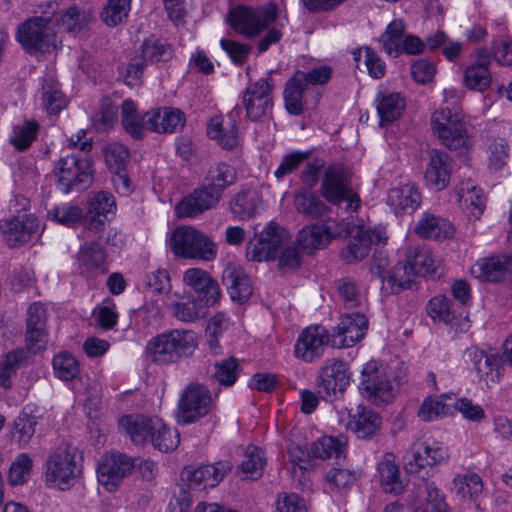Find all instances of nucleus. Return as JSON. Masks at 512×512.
Here are the masks:
<instances>
[{
  "mask_svg": "<svg viewBox=\"0 0 512 512\" xmlns=\"http://www.w3.org/2000/svg\"><path fill=\"white\" fill-rule=\"evenodd\" d=\"M168 245L175 255L183 258L210 261L217 254L215 243L204 233L189 226L176 228Z\"/></svg>",
  "mask_w": 512,
  "mask_h": 512,
  "instance_id": "39448f33",
  "label": "nucleus"
},
{
  "mask_svg": "<svg viewBox=\"0 0 512 512\" xmlns=\"http://www.w3.org/2000/svg\"><path fill=\"white\" fill-rule=\"evenodd\" d=\"M451 300L444 295H437L430 299L427 305L429 316L444 323H450L454 319V313L451 308Z\"/></svg>",
  "mask_w": 512,
  "mask_h": 512,
  "instance_id": "69168bd1",
  "label": "nucleus"
},
{
  "mask_svg": "<svg viewBox=\"0 0 512 512\" xmlns=\"http://www.w3.org/2000/svg\"><path fill=\"white\" fill-rule=\"evenodd\" d=\"M27 359L25 348L18 347L8 352L0 362V386L7 389L11 386V377Z\"/></svg>",
  "mask_w": 512,
  "mask_h": 512,
  "instance_id": "3c124183",
  "label": "nucleus"
},
{
  "mask_svg": "<svg viewBox=\"0 0 512 512\" xmlns=\"http://www.w3.org/2000/svg\"><path fill=\"white\" fill-rule=\"evenodd\" d=\"M287 232L277 223L270 222L248 242L246 257L250 261L262 262L273 259L287 242Z\"/></svg>",
  "mask_w": 512,
  "mask_h": 512,
  "instance_id": "9d476101",
  "label": "nucleus"
},
{
  "mask_svg": "<svg viewBox=\"0 0 512 512\" xmlns=\"http://www.w3.org/2000/svg\"><path fill=\"white\" fill-rule=\"evenodd\" d=\"M421 203L418 189L410 183L392 188L388 192V204L395 214H412Z\"/></svg>",
  "mask_w": 512,
  "mask_h": 512,
  "instance_id": "72a5a7b5",
  "label": "nucleus"
},
{
  "mask_svg": "<svg viewBox=\"0 0 512 512\" xmlns=\"http://www.w3.org/2000/svg\"><path fill=\"white\" fill-rule=\"evenodd\" d=\"M242 103L251 121L257 122L268 117L273 108V85L268 79H259L246 88Z\"/></svg>",
  "mask_w": 512,
  "mask_h": 512,
  "instance_id": "4468645a",
  "label": "nucleus"
},
{
  "mask_svg": "<svg viewBox=\"0 0 512 512\" xmlns=\"http://www.w3.org/2000/svg\"><path fill=\"white\" fill-rule=\"evenodd\" d=\"M220 196L202 184L175 207L178 217H195L216 206Z\"/></svg>",
  "mask_w": 512,
  "mask_h": 512,
  "instance_id": "393cba45",
  "label": "nucleus"
},
{
  "mask_svg": "<svg viewBox=\"0 0 512 512\" xmlns=\"http://www.w3.org/2000/svg\"><path fill=\"white\" fill-rule=\"evenodd\" d=\"M173 315L182 322H193L206 314L205 306L196 300L170 305Z\"/></svg>",
  "mask_w": 512,
  "mask_h": 512,
  "instance_id": "680f3d73",
  "label": "nucleus"
},
{
  "mask_svg": "<svg viewBox=\"0 0 512 512\" xmlns=\"http://www.w3.org/2000/svg\"><path fill=\"white\" fill-rule=\"evenodd\" d=\"M33 460L27 453H20L10 465L8 482L12 486L26 483L30 478Z\"/></svg>",
  "mask_w": 512,
  "mask_h": 512,
  "instance_id": "6e6d98bb",
  "label": "nucleus"
},
{
  "mask_svg": "<svg viewBox=\"0 0 512 512\" xmlns=\"http://www.w3.org/2000/svg\"><path fill=\"white\" fill-rule=\"evenodd\" d=\"M451 161L449 156L439 150H431L424 179L430 187L442 190L449 184L451 177Z\"/></svg>",
  "mask_w": 512,
  "mask_h": 512,
  "instance_id": "7c9ffc66",
  "label": "nucleus"
},
{
  "mask_svg": "<svg viewBox=\"0 0 512 512\" xmlns=\"http://www.w3.org/2000/svg\"><path fill=\"white\" fill-rule=\"evenodd\" d=\"M407 260L415 275L435 279L442 274L441 260L435 258L428 248H415L407 256Z\"/></svg>",
  "mask_w": 512,
  "mask_h": 512,
  "instance_id": "c9c22d12",
  "label": "nucleus"
},
{
  "mask_svg": "<svg viewBox=\"0 0 512 512\" xmlns=\"http://www.w3.org/2000/svg\"><path fill=\"white\" fill-rule=\"evenodd\" d=\"M400 389V380L386 366L376 361L366 363L361 371L359 391L376 406L391 403Z\"/></svg>",
  "mask_w": 512,
  "mask_h": 512,
  "instance_id": "f03ea898",
  "label": "nucleus"
},
{
  "mask_svg": "<svg viewBox=\"0 0 512 512\" xmlns=\"http://www.w3.org/2000/svg\"><path fill=\"white\" fill-rule=\"evenodd\" d=\"M211 393L199 383L187 386L178 404V422L190 424L204 417L210 410Z\"/></svg>",
  "mask_w": 512,
  "mask_h": 512,
  "instance_id": "ddd939ff",
  "label": "nucleus"
},
{
  "mask_svg": "<svg viewBox=\"0 0 512 512\" xmlns=\"http://www.w3.org/2000/svg\"><path fill=\"white\" fill-rule=\"evenodd\" d=\"M490 63L489 52L485 49L479 50L475 63L465 69L464 84L468 89L483 92L490 87L492 82Z\"/></svg>",
  "mask_w": 512,
  "mask_h": 512,
  "instance_id": "473e14b6",
  "label": "nucleus"
},
{
  "mask_svg": "<svg viewBox=\"0 0 512 512\" xmlns=\"http://www.w3.org/2000/svg\"><path fill=\"white\" fill-rule=\"evenodd\" d=\"M341 233L340 225L335 222L312 224L299 231L297 243L303 250L312 252L325 248L333 239L339 237Z\"/></svg>",
  "mask_w": 512,
  "mask_h": 512,
  "instance_id": "412c9836",
  "label": "nucleus"
},
{
  "mask_svg": "<svg viewBox=\"0 0 512 512\" xmlns=\"http://www.w3.org/2000/svg\"><path fill=\"white\" fill-rule=\"evenodd\" d=\"M414 276L416 275L408 260L405 263L399 262L388 274L385 280L386 283L382 285V290L385 293L397 294L404 289L410 288Z\"/></svg>",
  "mask_w": 512,
  "mask_h": 512,
  "instance_id": "49530a36",
  "label": "nucleus"
},
{
  "mask_svg": "<svg viewBox=\"0 0 512 512\" xmlns=\"http://www.w3.org/2000/svg\"><path fill=\"white\" fill-rule=\"evenodd\" d=\"M320 192L332 205L347 202L346 210L350 212H356L361 205L360 196L352 187V173L341 163H333L326 168Z\"/></svg>",
  "mask_w": 512,
  "mask_h": 512,
  "instance_id": "7ed1b4c3",
  "label": "nucleus"
},
{
  "mask_svg": "<svg viewBox=\"0 0 512 512\" xmlns=\"http://www.w3.org/2000/svg\"><path fill=\"white\" fill-rule=\"evenodd\" d=\"M382 419L372 409L358 405L355 411L350 414L347 427L360 439H370L380 430Z\"/></svg>",
  "mask_w": 512,
  "mask_h": 512,
  "instance_id": "2f4dec72",
  "label": "nucleus"
},
{
  "mask_svg": "<svg viewBox=\"0 0 512 512\" xmlns=\"http://www.w3.org/2000/svg\"><path fill=\"white\" fill-rule=\"evenodd\" d=\"M431 125L434 133L443 145L451 150H457L465 146L467 133L464 123L457 113H452L449 108H441L431 116Z\"/></svg>",
  "mask_w": 512,
  "mask_h": 512,
  "instance_id": "f8f14e48",
  "label": "nucleus"
},
{
  "mask_svg": "<svg viewBox=\"0 0 512 512\" xmlns=\"http://www.w3.org/2000/svg\"><path fill=\"white\" fill-rule=\"evenodd\" d=\"M465 356L472 363L479 379L485 381L487 385L499 380L500 358L496 353L470 347L465 351Z\"/></svg>",
  "mask_w": 512,
  "mask_h": 512,
  "instance_id": "cd10ccee",
  "label": "nucleus"
},
{
  "mask_svg": "<svg viewBox=\"0 0 512 512\" xmlns=\"http://www.w3.org/2000/svg\"><path fill=\"white\" fill-rule=\"evenodd\" d=\"M448 458L445 448L427 441L415 442L405 456L404 469L408 474L425 479L433 467Z\"/></svg>",
  "mask_w": 512,
  "mask_h": 512,
  "instance_id": "6e6552de",
  "label": "nucleus"
},
{
  "mask_svg": "<svg viewBox=\"0 0 512 512\" xmlns=\"http://www.w3.org/2000/svg\"><path fill=\"white\" fill-rule=\"evenodd\" d=\"M404 30V22L397 19L387 26L386 31L379 38L383 50L388 55L397 57L401 53V42L403 41Z\"/></svg>",
  "mask_w": 512,
  "mask_h": 512,
  "instance_id": "603ef678",
  "label": "nucleus"
},
{
  "mask_svg": "<svg viewBox=\"0 0 512 512\" xmlns=\"http://www.w3.org/2000/svg\"><path fill=\"white\" fill-rule=\"evenodd\" d=\"M377 471L384 491L398 495L404 490V483L400 478V470L394 454L386 453L378 463Z\"/></svg>",
  "mask_w": 512,
  "mask_h": 512,
  "instance_id": "4c0bfd02",
  "label": "nucleus"
},
{
  "mask_svg": "<svg viewBox=\"0 0 512 512\" xmlns=\"http://www.w3.org/2000/svg\"><path fill=\"white\" fill-rule=\"evenodd\" d=\"M294 205L299 213L311 218L321 217L330 210L320 195L307 188L296 192Z\"/></svg>",
  "mask_w": 512,
  "mask_h": 512,
  "instance_id": "ea45409f",
  "label": "nucleus"
},
{
  "mask_svg": "<svg viewBox=\"0 0 512 512\" xmlns=\"http://www.w3.org/2000/svg\"><path fill=\"white\" fill-rule=\"evenodd\" d=\"M367 329L368 320L364 314H346L333 329L331 345L337 348L352 347L365 336Z\"/></svg>",
  "mask_w": 512,
  "mask_h": 512,
  "instance_id": "6ab92c4d",
  "label": "nucleus"
},
{
  "mask_svg": "<svg viewBox=\"0 0 512 512\" xmlns=\"http://www.w3.org/2000/svg\"><path fill=\"white\" fill-rule=\"evenodd\" d=\"M37 419L27 413H21L14 421V437L20 446H26L35 434Z\"/></svg>",
  "mask_w": 512,
  "mask_h": 512,
  "instance_id": "e2e57ef3",
  "label": "nucleus"
},
{
  "mask_svg": "<svg viewBox=\"0 0 512 512\" xmlns=\"http://www.w3.org/2000/svg\"><path fill=\"white\" fill-rule=\"evenodd\" d=\"M375 101L380 126L391 124L400 118L405 110V99L396 92H380Z\"/></svg>",
  "mask_w": 512,
  "mask_h": 512,
  "instance_id": "e433bc0d",
  "label": "nucleus"
},
{
  "mask_svg": "<svg viewBox=\"0 0 512 512\" xmlns=\"http://www.w3.org/2000/svg\"><path fill=\"white\" fill-rule=\"evenodd\" d=\"M119 428L130 437L133 444L144 445L152 442L154 429L162 428V420L143 415H126L120 419Z\"/></svg>",
  "mask_w": 512,
  "mask_h": 512,
  "instance_id": "b1692460",
  "label": "nucleus"
},
{
  "mask_svg": "<svg viewBox=\"0 0 512 512\" xmlns=\"http://www.w3.org/2000/svg\"><path fill=\"white\" fill-rule=\"evenodd\" d=\"M17 38L30 53H50L57 47L54 26L45 17H31L24 21L18 28Z\"/></svg>",
  "mask_w": 512,
  "mask_h": 512,
  "instance_id": "0eeeda50",
  "label": "nucleus"
},
{
  "mask_svg": "<svg viewBox=\"0 0 512 512\" xmlns=\"http://www.w3.org/2000/svg\"><path fill=\"white\" fill-rule=\"evenodd\" d=\"M238 373V360L230 357L215 363L212 377L224 386H231L236 382Z\"/></svg>",
  "mask_w": 512,
  "mask_h": 512,
  "instance_id": "bf43d9fd",
  "label": "nucleus"
},
{
  "mask_svg": "<svg viewBox=\"0 0 512 512\" xmlns=\"http://www.w3.org/2000/svg\"><path fill=\"white\" fill-rule=\"evenodd\" d=\"M179 434L176 429L167 427L162 422V428L154 429L152 436V444L155 448L162 452L174 450L179 444Z\"/></svg>",
  "mask_w": 512,
  "mask_h": 512,
  "instance_id": "774afa93",
  "label": "nucleus"
},
{
  "mask_svg": "<svg viewBox=\"0 0 512 512\" xmlns=\"http://www.w3.org/2000/svg\"><path fill=\"white\" fill-rule=\"evenodd\" d=\"M105 252L97 242L84 243L78 253L79 262L84 265L88 270L103 269L105 264Z\"/></svg>",
  "mask_w": 512,
  "mask_h": 512,
  "instance_id": "5fc2aeb1",
  "label": "nucleus"
},
{
  "mask_svg": "<svg viewBox=\"0 0 512 512\" xmlns=\"http://www.w3.org/2000/svg\"><path fill=\"white\" fill-rule=\"evenodd\" d=\"M38 227L37 217L27 213L0 220V231L10 248L20 247L28 243L37 232Z\"/></svg>",
  "mask_w": 512,
  "mask_h": 512,
  "instance_id": "f3484780",
  "label": "nucleus"
},
{
  "mask_svg": "<svg viewBox=\"0 0 512 512\" xmlns=\"http://www.w3.org/2000/svg\"><path fill=\"white\" fill-rule=\"evenodd\" d=\"M48 217L52 221L65 226H72L83 218V211L75 205H60L48 211Z\"/></svg>",
  "mask_w": 512,
  "mask_h": 512,
  "instance_id": "0e129e2a",
  "label": "nucleus"
},
{
  "mask_svg": "<svg viewBox=\"0 0 512 512\" xmlns=\"http://www.w3.org/2000/svg\"><path fill=\"white\" fill-rule=\"evenodd\" d=\"M93 20L90 9L78 5L69 6L55 22L62 26L67 32L78 33L82 31Z\"/></svg>",
  "mask_w": 512,
  "mask_h": 512,
  "instance_id": "a18cd8bd",
  "label": "nucleus"
},
{
  "mask_svg": "<svg viewBox=\"0 0 512 512\" xmlns=\"http://www.w3.org/2000/svg\"><path fill=\"white\" fill-rule=\"evenodd\" d=\"M57 187L63 193L80 192L92 182V162L81 153L61 157L55 167Z\"/></svg>",
  "mask_w": 512,
  "mask_h": 512,
  "instance_id": "20e7f679",
  "label": "nucleus"
},
{
  "mask_svg": "<svg viewBox=\"0 0 512 512\" xmlns=\"http://www.w3.org/2000/svg\"><path fill=\"white\" fill-rule=\"evenodd\" d=\"M183 282L199 294L206 306L214 305L220 297L218 283L204 270L190 268L183 275Z\"/></svg>",
  "mask_w": 512,
  "mask_h": 512,
  "instance_id": "c756f323",
  "label": "nucleus"
},
{
  "mask_svg": "<svg viewBox=\"0 0 512 512\" xmlns=\"http://www.w3.org/2000/svg\"><path fill=\"white\" fill-rule=\"evenodd\" d=\"M386 240L387 235L384 227L366 228L359 226L351 232L346 247L340 252V257L346 264L356 263L368 256L372 244H385Z\"/></svg>",
  "mask_w": 512,
  "mask_h": 512,
  "instance_id": "9b49d317",
  "label": "nucleus"
},
{
  "mask_svg": "<svg viewBox=\"0 0 512 512\" xmlns=\"http://www.w3.org/2000/svg\"><path fill=\"white\" fill-rule=\"evenodd\" d=\"M452 394H441L438 397L428 396L418 410V417L424 422H430L453 414Z\"/></svg>",
  "mask_w": 512,
  "mask_h": 512,
  "instance_id": "58836bf2",
  "label": "nucleus"
},
{
  "mask_svg": "<svg viewBox=\"0 0 512 512\" xmlns=\"http://www.w3.org/2000/svg\"><path fill=\"white\" fill-rule=\"evenodd\" d=\"M331 335L321 325H311L301 331L294 348L296 358L311 363L322 357Z\"/></svg>",
  "mask_w": 512,
  "mask_h": 512,
  "instance_id": "2eb2a0df",
  "label": "nucleus"
},
{
  "mask_svg": "<svg viewBox=\"0 0 512 512\" xmlns=\"http://www.w3.org/2000/svg\"><path fill=\"white\" fill-rule=\"evenodd\" d=\"M145 355L151 362L159 365L178 363L165 332L153 337L147 343Z\"/></svg>",
  "mask_w": 512,
  "mask_h": 512,
  "instance_id": "c03bdc74",
  "label": "nucleus"
},
{
  "mask_svg": "<svg viewBox=\"0 0 512 512\" xmlns=\"http://www.w3.org/2000/svg\"><path fill=\"white\" fill-rule=\"evenodd\" d=\"M82 456L73 444L61 442L45 462V482L48 487L67 491L81 478Z\"/></svg>",
  "mask_w": 512,
  "mask_h": 512,
  "instance_id": "f257e3e1",
  "label": "nucleus"
},
{
  "mask_svg": "<svg viewBox=\"0 0 512 512\" xmlns=\"http://www.w3.org/2000/svg\"><path fill=\"white\" fill-rule=\"evenodd\" d=\"M232 469L229 461H218L213 465H202L195 469L186 467L182 472L191 487H215L218 485Z\"/></svg>",
  "mask_w": 512,
  "mask_h": 512,
  "instance_id": "a878e982",
  "label": "nucleus"
},
{
  "mask_svg": "<svg viewBox=\"0 0 512 512\" xmlns=\"http://www.w3.org/2000/svg\"><path fill=\"white\" fill-rule=\"evenodd\" d=\"M129 8L130 0H108L100 16L106 25L114 27L127 17Z\"/></svg>",
  "mask_w": 512,
  "mask_h": 512,
  "instance_id": "052dcab7",
  "label": "nucleus"
},
{
  "mask_svg": "<svg viewBox=\"0 0 512 512\" xmlns=\"http://www.w3.org/2000/svg\"><path fill=\"white\" fill-rule=\"evenodd\" d=\"M277 19L275 5L251 7L237 5L230 10L228 22L231 28L246 38L258 36Z\"/></svg>",
  "mask_w": 512,
  "mask_h": 512,
  "instance_id": "423d86ee",
  "label": "nucleus"
},
{
  "mask_svg": "<svg viewBox=\"0 0 512 512\" xmlns=\"http://www.w3.org/2000/svg\"><path fill=\"white\" fill-rule=\"evenodd\" d=\"M134 467L135 461L133 458L120 452H112L105 455L98 465V481L107 490L113 491L124 477L131 474Z\"/></svg>",
  "mask_w": 512,
  "mask_h": 512,
  "instance_id": "dca6fc26",
  "label": "nucleus"
},
{
  "mask_svg": "<svg viewBox=\"0 0 512 512\" xmlns=\"http://www.w3.org/2000/svg\"><path fill=\"white\" fill-rule=\"evenodd\" d=\"M172 56L173 49L171 45L151 35L141 45V59L133 58L128 66L127 73L134 78H139L143 73L145 61L164 62L171 59Z\"/></svg>",
  "mask_w": 512,
  "mask_h": 512,
  "instance_id": "4be33fe9",
  "label": "nucleus"
},
{
  "mask_svg": "<svg viewBox=\"0 0 512 512\" xmlns=\"http://www.w3.org/2000/svg\"><path fill=\"white\" fill-rule=\"evenodd\" d=\"M456 494L463 499H475L483 492L481 477L476 473L459 474L453 480Z\"/></svg>",
  "mask_w": 512,
  "mask_h": 512,
  "instance_id": "864d4df0",
  "label": "nucleus"
},
{
  "mask_svg": "<svg viewBox=\"0 0 512 512\" xmlns=\"http://www.w3.org/2000/svg\"><path fill=\"white\" fill-rule=\"evenodd\" d=\"M345 446V442L339 438L323 436L311 444L308 455L322 460L333 456L340 458L344 454Z\"/></svg>",
  "mask_w": 512,
  "mask_h": 512,
  "instance_id": "8fccbe9b",
  "label": "nucleus"
},
{
  "mask_svg": "<svg viewBox=\"0 0 512 512\" xmlns=\"http://www.w3.org/2000/svg\"><path fill=\"white\" fill-rule=\"evenodd\" d=\"M143 119L146 130L156 133H174L185 123L184 114L169 107L152 109L143 115Z\"/></svg>",
  "mask_w": 512,
  "mask_h": 512,
  "instance_id": "bb28decb",
  "label": "nucleus"
},
{
  "mask_svg": "<svg viewBox=\"0 0 512 512\" xmlns=\"http://www.w3.org/2000/svg\"><path fill=\"white\" fill-rule=\"evenodd\" d=\"M416 233L424 238L442 239L454 235V227L445 219L432 214H425L415 228Z\"/></svg>",
  "mask_w": 512,
  "mask_h": 512,
  "instance_id": "79ce46f5",
  "label": "nucleus"
},
{
  "mask_svg": "<svg viewBox=\"0 0 512 512\" xmlns=\"http://www.w3.org/2000/svg\"><path fill=\"white\" fill-rule=\"evenodd\" d=\"M38 130L39 125L36 121H25L22 125L14 127L10 142L17 150L24 151L36 139Z\"/></svg>",
  "mask_w": 512,
  "mask_h": 512,
  "instance_id": "13d9d810",
  "label": "nucleus"
},
{
  "mask_svg": "<svg viewBox=\"0 0 512 512\" xmlns=\"http://www.w3.org/2000/svg\"><path fill=\"white\" fill-rule=\"evenodd\" d=\"M55 376L63 381L74 379L79 373L78 362L67 352L57 354L52 361Z\"/></svg>",
  "mask_w": 512,
  "mask_h": 512,
  "instance_id": "4d7b16f0",
  "label": "nucleus"
},
{
  "mask_svg": "<svg viewBox=\"0 0 512 512\" xmlns=\"http://www.w3.org/2000/svg\"><path fill=\"white\" fill-rule=\"evenodd\" d=\"M470 271L481 281L500 282L506 274L512 273V253L481 258L472 265Z\"/></svg>",
  "mask_w": 512,
  "mask_h": 512,
  "instance_id": "5701e85b",
  "label": "nucleus"
},
{
  "mask_svg": "<svg viewBox=\"0 0 512 512\" xmlns=\"http://www.w3.org/2000/svg\"><path fill=\"white\" fill-rule=\"evenodd\" d=\"M165 333L178 362L191 356L198 346V337L192 330L173 329Z\"/></svg>",
  "mask_w": 512,
  "mask_h": 512,
  "instance_id": "37998d69",
  "label": "nucleus"
},
{
  "mask_svg": "<svg viewBox=\"0 0 512 512\" xmlns=\"http://www.w3.org/2000/svg\"><path fill=\"white\" fill-rule=\"evenodd\" d=\"M237 180L236 170L226 162L211 164L203 178L202 184L216 192L220 197L223 191Z\"/></svg>",
  "mask_w": 512,
  "mask_h": 512,
  "instance_id": "f704fd0d",
  "label": "nucleus"
},
{
  "mask_svg": "<svg viewBox=\"0 0 512 512\" xmlns=\"http://www.w3.org/2000/svg\"><path fill=\"white\" fill-rule=\"evenodd\" d=\"M241 109L235 106L226 118L222 116L212 117L207 126V134L211 139L217 140L218 144L226 149L231 150L238 145L239 137L237 130V122Z\"/></svg>",
  "mask_w": 512,
  "mask_h": 512,
  "instance_id": "aec40b11",
  "label": "nucleus"
},
{
  "mask_svg": "<svg viewBox=\"0 0 512 512\" xmlns=\"http://www.w3.org/2000/svg\"><path fill=\"white\" fill-rule=\"evenodd\" d=\"M261 203V198L254 189L241 190L231 201V210L240 219L251 218Z\"/></svg>",
  "mask_w": 512,
  "mask_h": 512,
  "instance_id": "09e8293b",
  "label": "nucleus"
},
{
  "mask_svg": "<svg viewBox=\"0 0 512 512\" xmlns=\"http://www.w3.org/2000/svg\"><path fill=\"white\" fill-rule=\"evenodd\" d=\"M351 373L348 365L339 359H330L321 368L317 380V394L326 401H334L343 396L350 385Z\"/></svg>",
  "mask_w": 512,
  "mask_h": 512,
  "instance_id": "1a4fd4ad",
  "label": "nucleus"
},
{
  "mask_svg": "<svg viewBox=\"0 0 512 512\" xmlns=\"http://www.w3.org/2000/svg\"><path fill=\"white\" fill-rule=\"evenodd\" d=\"M303 81L302 71L298 70L285 84V108L292 115H300L304 110V92L307 87Z\"/></svg>",
  "mask_w": 512,
  "mask_h": 512,
  "instance_id": "a19ab883",
  "label": "nucleus"
},
{
  "mask_svg": "<svg viewBox=\"0 0 512 512\" xmlns=\"http://www.w3.org/2000/svg\"><path fill=\"white\" fill-rule=\"evenodd\" d=\"M222 282L226 286L231 299L239 304L247 302L253 293L249 277L244 269L235 263H228L224 268Z\"/></svg>",
  "mask_w": 512,
  "mask_h": 512,
  "instance_id": "c85d7f7f",
  "label": "nucleus"
},
{
  "mask_svg": "<svg viewBox=\"0 0 512 512\" xmlns=\"http://www.w3.org/2000/svg\"><path fill=\"white\" fill-rule=\"evenodd\" d=\"M104 156L113 174L112 182L116 191L121 195H128L131 191V182L126 169L130 159L129 150L123 144L114 142L105 146Z\"/></svg>",
  "mask_w": 512,
  "mask_h": 512,
  "instance_id": "a211bd4d",
  "label": "nucleus"
},
{
  "mask_svg": "<svg viewBox=\"0 0 512 512\" xmlns=\"http://www.w3.org/2000/svg\"><path fill=\"white\" fill-rule=\"evenodd\" d=\"M42 99L46 111L50 114L59 113L68 104V99L62 92L59 82L52 77L44 79Z\"/></svg>",
  "mask_w": 512,
  "mask_h": 512,
  "instance_id": "de8ad7c7",
  "label": "nucleus"
},
{
  "mask_svg": "<svg viewBox=\"0 0 512 512\" xmlns=\"http://www.w3.org/2000/svg\"><path fill=\"white\" fill-rule=\"evenodd\" d=\"M460 201L470 203L471 214L475 218H479L485 208V198L482 194V190L474 185L467 183L462 185L458 191Z\"/></svg>",
  "mask_w": 512,
  "mask_h": 512,
  "instance_id": "338daca9",
  "label": "nucleus"
}]
</instances>
